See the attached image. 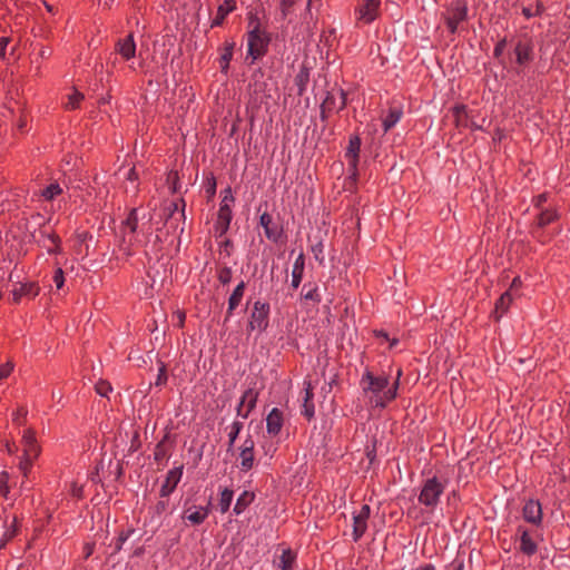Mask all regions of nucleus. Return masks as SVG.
<instances>
[{"label": "nucleus", "instance_id": "nucleus-1", "mask_svg": "<svg viewBox=\"0 0 570 570\" xmlns=\"http://www.w3.org/2000/svg\"><path fill=\"white\" fill-rule=\"evenodd\" d=\"M400 376L401 371L397 372L396 380L390 384L387 376L374 375L367 371L361 380V386L373 406L384 407L396 397Z\"/></svg>", "mask_w": 570, "mask_h": 570}, {"label": "nucleus", "instance_id": "nucleus-30", "mask_svg": "<svg viewBox=\"0 0 570 570\" xmlns=\"http://www.w3.org/2000/svg\"><path fill=\"white\" fill-rule=\"evenodd\" d=\"M233 497H234L233 490L224 489L222 491L220 499H219V507H220L222 513H225L228 511V509L232 504V501H233Z\"/></svg>", "mask_w": 570, "mask_h": 570}, {"label": "nucleus", "instance_id": "nucleus-17", "mask_svg": "<svg viewBox=\"0 0 570 570\" xmlns=\"http://www.w3.org/2000/svg\"><path fill=\"white\" fill-rule=\"evenodd\" d=\"M23 443V455L28 458L36 459L40 453V448L38 446L35 433L30 430L26 431L22 436Z\"/></svg>", "mask_w": 570, "mask_h": 570}, {"label": "nucleus", "instance_id": "nucleus-36", "mask_svg": "<svg viewBox=\"0 0 570 570\" xmlns=\"http://www.w3.org/2000/svg\"><path fill=\"white\" fill-rule=\"evenodd\" d=\"M295 1L296 0H278L279 16L282 20L286 19V17L291 13Z\"/></svg>", "mask_w": 570, "mask_h": 570}, {"label": "nucleus", "instance_id": "nucleus-54", "mask_svg": "<svg viewBox=\"0 0 570 570\" xmlns=\"http://www.w3.org/2000/svg\"><path fill=\"white\" fill-rule=\"evenodd\" d=\"M313 252H314V254H315L316 259H318V258H320V257H318V256H320V254H322V245L320 244V245H317V246L313 247Z\"/></svg>", "mask_w": 570, "mask_h": 570}, {"label": "nucleus", "instance_id": "nucleus-3", "mask_svg": "<svg viewBox=\"0 0 570 570\" xmlns=\"http://www.w3.org/2000/svg\"><path fill=\"white\" fill-rule=\"evenodd\" d=\"M444 488L445 485L436 476L428 479L419 495L420 503L429 508H434L438 504Z\"/></svg>", "mask_w": 570, "mask_h": 570}, {"label": "nucleus", "instance_id": "nucleus-53", "mask_svg": "<svg viewBox=\"0 0 570 570\" xmlns=\"http://www.w3.org/2000/svg\"><path fill=\"white\" fill-rule=\"evenodd\" d=\"M127 178H128L129 180H135V179L137 178V174H136V171H135V169H134V168H131V169L128 171V174H127Z\"/></svg>", "mask_w": 570, "mask_h": 570}, {"label": "nucleus", "instance_id": "nucleus-11", "mask_svg": "<svg viewBox=\"0 0 570 570\" xmlns=\"http://www.w3.org/2000/svg\"><path fill=\"white\" fill-rule=\"evenodd\" d=\"M246 289V284L244 281L239 282L237 286L232 292L230 296L228 297V306L225 315L224 322L226 323L229 321V318L233 316L235 309L240 305L244 294Z\"/></svg>", "mask_w": 570, "mask_h": 570}, {"label": "nucleus", "instance_id": "nucleus-37", "mask_svg": "<svg viewBox=\"0 0 570 570\" xmlns=\"http://www.w3.org/2000/svg\"><path fill=\"white\" fill-rule=\"evenodd\" d=\"M85 96L83 94L79 91H75L68 97V101L66 104L67 109H76L79 107V104L81 100H83Z\"/></svg>", "mask_w": 570, "mask_h": 570}, {"label": "nucleus", "instance_id": "nucleus-45", "mask_svg": "<svg viewBox=\"0 0 570 570\" xmlns=\"http://www.w3.org/2000/svg\"><path fill=\"white\" fill-rule=\"evenodd\" d=\"M302 414L308 420L314 416V404L312 402H303Z\"/></svg>", "mask_w": 570, "mask_h": 570}, {"label": "nucleus", "instance_id": "nucleus-28", "mask_svg": "<svg viewBox=\"0 0 570 570\" xmlns=\"http://www.w3.org/2000/svg\"><path fill=\"white\" fill-rule=\"evenodd\" d=\"M234 48H235V42L234 41H226L225 42L224 49H223L224 51H223V53L220 56V65H222V70L223 71H225L228 68L229 61L233 58Z\"/></svg>", "mask_w": 570, "mask_h": 570}, {"label": "nucleus", "instance_id": "nucleus-38", "mask_svg": "<svg viewBox=\"0 0 570 570\" xmlns=\"http://www.w3.org/2000/svg\"><path fill=\"white\" fill-rule=\"evenodd\" d=\"M557 215L552 210H544L539 215L538 225L544 227L556 219Z\"/></svg>", "mask_w": 570, "mask_h": 570}, {"label": "nucleus", "instance_id": "nucleus-31", "mask_svg": "<svg viewBox=\"0 0 570 570\" xmlns=\"http://www.w3.org/2000/svg\"><path fill=\"white\" fill-rule=\"evenodd\" d=\"M159 501L151 508L154 518L160 517L161 514L169 511V497L161 498L159 497Z\"/></svg>", "mask_w": 570, "mask_h": 570}, {"label": "nucleus", "instance_id": "nucleus-52", "mask_svg": "<svg viewBox=\"0 0 570 570\" xmlns=\"http://www.w3.org/2000/svg\"><path fill=\"white\" fill-rule=\"evenodd\" d=\"M505 47V40L500 41L494 48V56L499 57Z\"/></svg>", "mask_w": 570, "mask_h": 570}, {"label": "nucleus", "instance_id": "nucleus-9", "mask_svg": "<svg viewBox=\"0 0 570 570\" xmlns=\"http://www.w3.org/2000/svg\"><path fill=\"white\" fill-rule=\"evenodd\" d=\"M138 212L136 208L131 209L126 220L121 224V232L124 234V243H128V245H132L135 240V233L138 228Z\"/></svg>", "mask_w": 570, "mask_h": 570}, {"label": "nucleus", "instance_id": "nucleus-21", "mask_svg": "<svg viewBox=\"0 0 570 570\" xmlns=\"http://www.w3.org/2000/svg\"><path fill=\"white\" fill-rule=\"evenodd\" d=\"M236 9L235 0H225L217 9L215 19L212 22V27L220 26L226 16Z\"/></svg>", "mask_w": 570, "mask_h": 570}, {"label": "nucleus", "instance_id": "nucleus-41", "mask_svg": "<svg viewBox=\"0 0 570 570\" xmlns=\"http://www.w3.org/2000/svg\"><path fill=\"white\" fill-rule=\"evenodd\" d=\"M33 460V458H28L23 455V459L20 461L19 469L24 476H27L28 472L30 471Z\"/></svg>", "mask_w": 570, "mask_h": 570}, {"label": "nucleus", "instance_id": "nucleus-26", "mask_svg": "<svg viewBox=\"0 0 570 570\" xmlns=\"http://www.w3.org/2000/svg\"><path fill=\"white\" fill-rule=\"evenodd\" d=\"M513 297L510 291H507L501 295L495 304V315L497 318H500L503 313L509 308Z\"/></svg>", "mask_w": 570, "mask_h": 570}, {"label": "nucleus", "instance_id": "nucleus-29", "mask_svg": "<svg viewBox=\"0 0 570 570\" xmlns=\"http://www.w3.org/2000/svg\"><path fill=\"white\" fill-rule=\"evenodd\" d=\"M295 556L291 550H284L279 558L278 568L282 570H292Z\"/></svg>", "mask_w": 570, "mask_h": 570}, {"label": "nucleus", "instance_id": "nucleus-47", "mask_svg": "<svg viewBox=\"0 0 570 570\" xmlns=\"http://www.w3.org/2000/svg\"><path fill=\"white\" fill-rule=\"evenodd\" d=\"M12 368H13V365L11 363H7V364H3V365H0V380H3L7 376H9V374L12 371Z\"/></svg>", "mask_w": 570, "mask_h": 570}, {"label": "nucleus", "instance_id": "nucleus-40", "mask_svg": "<svg viewBox=\"0 0 570 570\" xmlns=\"http://www.w3.org/2000/svg\"><path fill=\"white\" fill-rule=\"evenodd\" d=\"M167 372H166V366L164 363L160 364V367H159V371H158V375H157V379L155 381V385L156 386H163L166 384L167 382Z\"/></svg>", "mask_w": 570, "mask_h": 570}, {"label": "nucleus", "instance_id": "nucleus-10", "mask_svg": "<svg viewBox=\"0 0 570 570\" xmlns=\"http://www.w3.org/2000/svg\"><path fill=\"white\" fill-rule=\"evenodd\" d=\"M523 519L534 525H539L542 521V508L539 501L528 500L522 509Z\"/></svg>", "mask_w": 570, "mask_h": 570}, {"label": "nucleus", "instance_id": "nucleus-56", "mask_svg": "<svg viewBox=\"0 0 570 570\" xmlns=\"http://www.w3.org/2000/svg\"><path fill=\"white\" fill-rule=\"evenodd\" d=\"M414 570H435V568L432 564H425V566H422V567H417Z\"/></svg>", "mask_w": 570, "mask_h": 570}, {"label": "nucleus", "instance_id": "nucleus-25", "mask_svg": "<svg viewBox=\"0 0 570 570\" xmlns=\"http://www.w3.org/2000/svg\"><path fill=\"white\" fill-rule=\"evenodd\" d=\"M254 498L255 494L253 492L244 491L236 501L234 513L239 515L254 501Z\"/></svg>", "mask_w": 570, "mask_h": 570}, {"label": "nucleus", "instance_id": "nucleus-18", "mask_svg": "<svg viewBox=\"0 0 570 570\" xmlns=\"http://www.w3.org/2000/svg\"><path fill=\"white\" fill-rule=\"evenodd\" d=\"M283 424L282 412L278 409H273L266 419L267 432L272 435L279 433Z\"/></svg>", "mask_w": 570, "mask_h": 570}, {"label": "nucleus", "instance_id": "nucleus-32", "mask_svg": "<svg viewBox=\"0 0 570 570\" xmlns=\"http://www.w3.org/2000/svg\"><path fill=\"white\" fill-rule=\"evenodd\" d=\"M242 429H243V423L239 421H235L230 425L229 432H228V451L232 450V448L234 446L235 441H236L238 434L240 433Z\"/></svg>", "mask_w": 570, "mask_h": 570}, {"label": "nucleus", "instance_id": "nucleus-35", "mask_svg": "<svg viewBox=\"0 0 570 570\" xmlns=\"http://www.w3.org/2000/svg\"><path fill=\"white\" fill-rule=\"evenodd\" d=\"M232 219V210L227 204H223L218 212V222L227 228Z\"/></svg>", "mask_w": 570, "mask_h": 570}, {"label": "nucleus", "instance_id": "nucleus-55", "mask_svg": "<svg viewBox=\"0 0 570 570\" xmlns=\"http://www.w3.org/2000/svg\"><path fill=\"white\" fill-rule=\"evenodd\" d=\"M50 55H51V51H50L49 49H45V48H43V49H41V51H40V57H41V58H47V57H49Z\"/></svg>", "mask_w": 570, "mask_h": 570}, {"label": "nucleus", "instance_id": "nucleus-50", "mask_svg": "<svg viewBox=\"0 0 570 570\" xmlns=\"http://www.w3.org/2000/svg\"><path fill=\"white\" fill-rule=\"evenodd\" d=\"M312 399H313V389H312L311 384L308 383L304 391L303 402H312Z\"/></svg>", "mask_w": 570, "mask_h": 570}, {"label": "nucleus", "instance_id": "nucleus-6", "mask_svg": "<svg viewBox=\"0 0 570 570\" xmlns=\"http://www.w3.org/2000/svg\"><path fill=\"white\" fill-rule=\"evenodd\" d=\"M379 7V0H360L355 9L357 20L363 23H371L377 17Z\"/></svg>", "mask_w": 570, "mask_h": 570}, {"label": "nucleus", "instance_id": "nucleus-8", "mask_svg": "<svg viewBox=\"0 0 570 570\" xmlns=\"http://www.w3.org/2000/svg\"><path fill=\"white\" fill-rule=\"evenodd\" d=\"M183 465L176 466L167 472L166 479L160 488L159 497H169L183 476Z\"/></svg>", "mask_w": 570, "mask_h": 570}, {"label": "nucleus", "instance_id": "nucleus-20", "mask_svg": "<svg viewBox=\"0 0 570 570\" xmlns=\"http://www.w3.org/2000/svg\"><path fill=\"white\" fill-rule=\"evenodd\" d=\"M304 267H305V257L303 253H299V255L296 257L293 269H292V287L297 288L302 282L303 274H304Z\"/></svg>", "mask_w": 570, "mask_h": 570}, {"label": "nucleus", "instance_id": "nucleus-49", "mask_svg": "<svg viewBox=\"0 0 570 570\" xmlns=\"http://www.w3.org/2000/svg\"><path fill=\"white\" fill-rule=\"evenodd\" d=\"M48 239L53 244L55 248H51V247H48V252L49 253H55L57 249H58V246H59V243H60V239L58 236L56 235H49L48 236Z\"/></svg>", "mask_w": 570, "mask_h": 570}, {"label": "nucleus", "instance_id": "nucleus-22", "mask_svg": "<svg viewBox=\"0 0 570 570\" xmlns=\"http://www.w3.org/2000/svg\"><path fill=\"white\" fill-rule=\"evenodd\" d=\"M208 515L206 508H188L185 510L183 518L188 520L193 524H200Z\"/></svg>", "mask_w": 570, "mask_h": 570}, {"label": "nucleus", "instance_id": "nucleus-12", "mask_svg": "<svg viewBox=\"0 0 570 570\" xmlns=\"http://www.w3.org/2000/svg\"><path fill=\"white\" fill-rule=\"evenodd\" d=\"M258 393L254 389H248L244 392L237 406V414L246 419L250 411L255 407Z\"/></svg>", "mask_w": 570, "mask_h": 570}, {"label": "nucleus", "instance_id": "nucleus-43", "mask_svg": "<svg viewBox=\"0 0 570 570\" xmlns=\"http://www.w3.org/2000/svg\"><path fill=\"white\" fill-rule=\"evenodd\" d=\"M96 391L101 396H107L108 393L111 391V386L109 383L101 381L96 384Z\"/></svg>", "mask_w": 570, "mask_h": 570}, {"label": "nucleus", "instance_id": "nucleus-42", "mask_svg": "<svg viewBox=\"0 0 570 570\" xmlns=\"http://www.w3.org/2000/svg\"><path fill=\"white\" fill-rule=\"evenodd\" d=\"M306 301L320 302L321 296L318 294L317 287L309 288L306 293L303 294Z\"/></svg>", "mask_w": 570, "mask_h": 570}, {"label": "nucleus", "instance_id": "nucleus-63", "mask_svg": "<svg viewBox=\"0 0 570 570\" xmlns=\"http://www.w3.org/2000/svg\"><path fill=\"white\" fill-rule=\"evenodd\" d=\"M313 0H308V7L312 4Z\"/></svg>", "mask_w": 570, "mask_h": 570}, {"label": "nucleus", "instance_id": "nucleus-24", "mask_svg": "<svg viewBox=\"0 0 570 570\" xmlns=\"http://www.w3.org/2000/svg\"><path fill=\"white\" fill-rule=\"evenodd\" d=\"M259 223H261V226L264 228L267 238L276 240V238L278 236V232H277V228L274 227V225H273L272 216L267 213H264L261 216Z\"/></svg>", "mask_w": 570, "mask_h": 570}, {"label": "nucleus", "instance_id": "nucleus-19", "mask_svg": "<svg viewBox=\"0 0 570 570\" xmlns=\"http://www.w3.org/2000/svg\"><path fill=\"white\" fill-rule=\"evenodd\" d=\"M520 533V551L527 556H532L537 552V543L532 540L529 531L523 528H519Z\"/></svg>", "mask_w": 570, "mask_h": 570}, {"label": "nucleus", "instance_id": "nucleus-60", "mask_svg": "<svg viewBox=\"0 0 570 570\" xmlns=\"http://www.w3.org/2000/svg\"><path fill=\"white\" fill-rule=\"evenodd\" d=\"M26 127V121L21 120L19 122V128L22 130Z\"/></svg>", "mask_w": 570, "mask_h": 570}, {"label": "nucleus", "instance_id": "nucleus-2", "mask_svg": "<svg viewBox=\"0 0 570 570\" xmlns=\"http://www.w3.org/2000/svg\"><path fill=\"white\" fill-rule=\"evenodd\" d=\"M269 311L271 308L268 303L256 301L253 304V308L249 315L247 324L248 332H264L268 326Z\"/></svg>", "mask_w": 570, "mask_h": 570}, {"label": "nucleus", "instance_id": "nucleus-39", "mask_svg": "<svg viewBox=\"0 0 570 570\" xmlns=\"http://www.w3.org/2000/svg\"><path fill=\"white\" fill-rule=\"evenodd\" d=\"M218 279L223 285H227L232 281V269L229 267H223L218 272Z\"/></svg>", "mask_w": 570, "mask_h": 570}, {"label": "nucleus", "instance_id": "nucleus-14", "mask_svg": "<svg viewBox=\"0 0 570 570\" xmlns=\"http://www.w3.org/2000/svg\"><path fill=\"white\" fill-rule=\"evenodd\" d=\"M12 301L19 303L22 297L33 298L39 294V286L36 283L19 284L12 289Z\"/></svg>", "mask_w": 570, "mask_h": 570}, {"label": "nucleus", "instance_id": "nucleus-16", "mask_svg": "<svg viewBox=\"0 0 570 570\" xmlns=\"http://www.w3.org/2000/svg\"><path fill=\"white\" fill-rule=\"evenodd\" d=\"M361 148V139L357 136H354L350 139L348 147L345 154V157L348 160V165L351 166L353 174L352 177H355L358 153Z\"/></svg>", "mask_w": 570, "mask_h": 570}, {"label": "nucleus", "instance_id": "nucleus-51", "mask_svg": "<svg viewBox=\"0 0 570 570\" xmlns=\"http://www.w3.org/2000/svg\"><path fill=\"white\" fill-rule=\"evenodd\" d=\"M9 42H10V38H8V37L0 38V55H1V57L4 56L6 48H7Z\"/></svg>", "mask_w": 570, "mask_h": 570}, {"label": "nucleus", "instance_id": "nucleus-57", "mask_svg": "<svg viewBox=\"0 0 570 570\" xmlns=\"http://www.w3.org/2000/svg\"><path fill=\"white\" fill-rule=\"evenodd\" d=\"M520 284V281L519 278H514L513 282H512V285H511V288L509 289L511 293L514 288H517V286Z\"/></svg>", "mask_w": 570, "mask_h": 570}, {"label": "nucleus", "instance_id": "nucleus-13", "mask_svg": "<svg viewBox=\"0 0 570 570\" xmlns=\"http://www.w3.org/2000/svg\"><path fill=\"white\" fill-rule=\"evenodd\" d=\"M466 13H468L466 7L460 2L455 3L451 8V10L449 12V17L446 19V23H448V27L451 32L456 31L459 23L462 22L463 20H465Z\"/></svg>", "mask_w": 570, "mask_h": 570}, {"label": "nucleus", "instance_id": "nucleus-46", "mask_svg": "<svg viewBox=\"0 0 570 570\" xmlns=\"http://www.w3.org/2000/svg\"><path fill=\"white\" fill-rule=\"evenodd\" d=\"M53 282L56 284V287L58 289H60L62 286H63V283H65V277H63V272L61 268H58L56 272H55V275H53Z\"/></svg>", "mask_w": 570, "mask_h": 570}, {"label": "nucleus", "instance_id": "nucleus-44", "mask_svg": "<svg viewBox=\"0 0 570 570\" xmlns=\"http://www.w3.org/2000/svg\"><path fill=\"white\" fill-rule=\"evenodd\" d=\"M8 479H9V475H8V473H7V472H2V473L0 474V493H1L2 495H4V497H6V495L8 494V492H9V487H8V484H7Z\"/></svg>", "mask_w": 570, "mask_h": 570}, {"label": "nucleus", "instance_id": "nucleus-59", "mask_svg": "<svg viewBox=\"0 0 570 570\" xmlns=\"http://www.w3.org/2000/svg\"><path fill=\"white\" fill-rule=\"evenodd\" d=\"M45 6H46V8H47V10H48L49 12H52V11H53L52 6H50L49 3L45 2Z\"/></svg>", "mask_w": 570, "mask_h": 570}, {"label": "nucleus", "instance_id": "nucleus-62", "mask_svg": "<svg viewBox=\"0 0 570 570\" xmlns=\"http://www.w3.org/2000/svg\"><path fill=\"white\" fill-rule=\"evenodd\" d=\"M126 539H127V537H120V538H119V541H120V542H124Z\"/></svg>", "mask_w": 570, "mask_h": 570}, {"label": "nucleus", "instance_id": "nucleus-27", "mask_svg": "<svg viewBox=\"0 0 570 570\" xmlns=\"http://www.w3.org/2000/svg\"><path fill=\"white\" fill-rule=\"evenodd\" d=\"M402 117V111L399 108H391L387 116L383 119L384 131H389L399 122Z\"/></svg>", "mask_w": 570, "mask_h": 570}, {"label": "nucleus", "instance_id": "nucleus-7", "mask_svg": "<svg viewBox=\"0 0 570 570\" xmlns=\"http://www.w3.org/2000/svg\"><path fill=\"white\" fill-rule=\"evenodd\" d=\"M255 442L250 436H247L243 444L239 446V459L240 464L239 469L243 472H247L254 468L255 456H254Z\"/></svg>", "mask_w": 570, "mask_h": 570}, {"label": "nucleus", "instance_id": "nucleus-33", "mask_svg": "<svg viewBox=\"0 0 570 570\" xmlns=\"http://www.w3.org/2000/svg\"><path fill=\"white\" fill-rule=\"evenodd\" d=\"M353 539L357 541L366 531L367 524L365 520H361L356 517L353 518Z\"/></svg>", "mask_w": 570, "mask_h": 570}, {"label": "nucleus", "instance_id": "nucleus-15", "mask_svg": "<svg viewBox=\"0 0 570 570\" xmlns=\"http://www.w3.org/2000/svg\"><path fill=\"white\" fill-rule=\"evenodd\" d=\"M117 52L126 60H130L136 55V43L132 33L120 39L116 46Z\"/></svg>", "mask_w": 570, "mask_h": 570}, {"label": "nucleus", "instance_id": "nucleus-61", "mask_svg": "<svg viewBox=\"0 0 570 570\" xmlns=\"http://www.w3.org/2000/svg\"><path fill=\"white\" fill-rule=\"evenodd\" d=\"M546 198H544V195H540L538 197V204H540L541 202H543Z\"/></svg>", "mask_w": 570, "mask_h": 570}, {"label": "nucleus", "instance_id": "nucleus-4", "mask_svg": "<svg viewBox=\"0 0 570 570\" xmlns=\"http://www.w3.org/2000/svg\"><path fill=\"white\" fill-rule=\"evenodd\" d=\"M346 106V95L342 89L328 91L321 106V117L324 120L327 112L342 110Z\"/></svg>", "mask_w": 570, "mask_h": 570}, {"label": "nucleus", "instance_id": "nucleus-34", "mask_svg": "<svg viewBox=\"0 0 570 570\" xmlns=\"http://www.w3.org/2000/svg\"><path fill=\"white\" fill-rule=\"evenodd\" d=\"M61 193H62V188L60 187V185L57 183H53V184H50L47 188H45L41 191V196L46 200H52L56 196L60 195Z\"/></svg>", "mask_w": 570, "mask_h": 570}, {"label": "nucleus", "instance_id": "nucleus-5", "mask_svg": "<svg viewBox=\"0 0 570 570\" xmlns=\"http://www.w3.org/2000/svg\"><path fill=\"white\" fill-rule=\"evenodd\" d=\"M247 46L248 56L253 58V61L265 53L267 39L258 27L248 33Z\"/></svg>", "mask_w": 570, "mask_h": 570}, {"label": "nucleus", "instance_id": "nucleus-58", "mask_svg": "<svg viewBox=\"0 0 570 570\" xmlns=\"http://www.w3.org/2000/svg\"><path fill=\"white\" fill-rule=\"evenodd\" d=\"M26 414V411L24 410H19L14 416V420L18 421V419L20 417V415H24Z\"/></svg>", "mask_w": 570, "mask_h": 570}, {"label": "nucleus", "instance_id": "nucleus-48", "mask_svg": "<svg viewBox=\"0 0 570 570\" xmlns=\"http://www.w3.org/2000/svg\"><path fill=\"white\" fill-rule=\"evenodd\" d=\"M370 507L364 504L362 505L361 510L358 511L357 514H355L354 517L361 519V520H365L367 521L368 517H370Z\"/></svg>", "mask_w": 570, "mask_h": 570}, {"label": "nucleus", "instance_id": "nucleus-23", "mask_svg": "<svg viewBox=\"0 0 570 570\" xmlns=\"http://www.w3.org/2000/svg\"><path fill=\"white\" fill-rule=\"evenodd\" d=\"M517 62L522 66L532 59V48L528 43L519 42L515 47Z\"/></svg>", "mask_w": 570, "mask_h": 570}]
</instances>
